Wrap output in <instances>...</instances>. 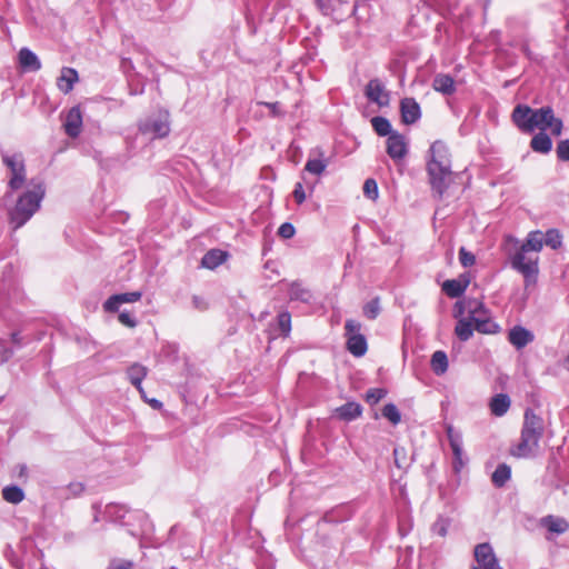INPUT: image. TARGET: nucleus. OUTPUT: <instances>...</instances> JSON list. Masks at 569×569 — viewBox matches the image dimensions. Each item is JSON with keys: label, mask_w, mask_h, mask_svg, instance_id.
I'll return each mask as SVG.
<instances>
[{"label": "nucleus", "mask_w": 569, "mask_h": 569, "mask_svg": "<svg viewBox=\"0 0 569 569\" xmlns=\"http://www.w3.org/2000/svg\"><path fill=\"white\" fill-rule=\"evenodd\" d=\"M512 120L523 132H532L536 129L551 130L555 136H560L563 129L562 120L555 117L551 107L531 109L525 104H518L512 112Z\"/></svg>", "instance_id": "nucleus-1"}, {"label": "nucleus", "mask_w": 569, "mask_h": 569, "mask_svg": "<svg viewBox=\"0 0 569 569\" xmlns=\"http://www.w3.org/2000/svg\"><path fill=\"white\" fill-rule=\"evenodd\" d=\"M427 171L432 190L441 197L451 181V159L448 147L435 141L429 149Z\"/></svg>", "instance_id": "nucleus-2"}, {"label": "nucleus", "mask_w": 569, "mask_h": 569, "mask_svg": "<svg viewBox=\"0 0 569 569\" xmlns=\"http://www.w3.org/2000/svg\"><path fill=\"white\" fill-rule=\"evenodd\" d=\"M46 189L40 179H30L26 190L18 198L16 207L10 212L13 229L21 228L40 208Z\"/></svg>", "instance_id": "nucleus-3"}, {"label": "nucleus", "mask_w": 569, "mask_h": 569, "mask_svg": "<svg viewBox=\"0 0 569 569\" xmlns=\"http://www.w3.org/2000/svg\"><path fill=\"white\" fill-rule=\"evenodd\" d=\"M543 433V421L532 410L525 412V420L518 443L510 448V453L517 458H531L539 451V441Z\"/></svg>", "instance_id": "nucleus-4"}, {"label": "nucleus", "mask_w": 569, "mask_h": 569, "mask_svg": "<svg viewBox=\"0 0 569 569\" xmlns=\"http://www.w3.org/2000/svg\"><path fill=\"white\" fill-rule=\"evenodd\" d=\"M506 250L511 268L522 274L525 287L535 284L539 273V256L523 249L511 236L506 238Z\"/></svg>", "instance_id": "nucleus-5"}, {"label": "nucleus", "mask_w": 569, "mask_h": 569, "mask_svg": "<svg viewBox=\"0 0 569 569\" xmlns=\"http://www.w3.org/2000/svg\"><path fill=\"white\" fill-rule=\"evenodd\" d=\"M2 160L10 171L9 188L19 190L27 186L24 159L18 152H4Z\"/></svg>", "instance_id": "nucleus-6"}, {"label": "nucleus", "mask_w": 569, "mask_h": 569, "mask_svg": "<svg viewBox=\"0 0 569 569\" xmlns=\"http://www.w3.org/2000/svg\"><path fill=\"white\" fill-rule=\"evenodd\" d=\"M169 131V114L167 111H159L139 123V132L148 139L163 138Z\"/></svg>", "instance_id": "nucleus-7"}, {"label": "nucleus", "mask_w": 569, "mask_h": 569, "mask_svg": "<svg viewBox=\"0 0 569 569\" xmlns=\"http://www.w3.org/2000/svg\"><path fill=\"white\" fill-rule=\"evenodd\" d=\"M473 557L477 565L472 569H503L492 546L488 542L477 545L473 549Z\"/></svg>", "instance_id": "nucleus-8"}, {"label": "nucleus", "mask_w": 569, "mask_h": 569, "mask_svg": "<svg viewBox=\"0 0 569 569\" xmlns=\"http://www.w3.org/2000/svg\"><path fill=\"white\" fill-rule=\"evenodd\" d=\"M488 310L485 305L476 298H463L455 303L453 317L460 318L467 315L469 319L475 320L480 316H486Z\"/></svg>", "instance_id": "nucleus-9"}, {"label": "nucleus", "mask_w": 569, "mask_h": 569, "mask_svg": "<svg viewBox=\"0 0 569 569\" xmlns=\"http://www.w3.org/2000/svg\"><path fill=\"white\" fill-rule=\"evenodd\" d=\"M366 97L379 107L389 104V93L383 82L379 79H371L366 87Z\"/></svg>", "instance_id": "nucleus-10"}, {"label": "nucleus", "mask_w": 569, "mask_h": 569, "mask_svg": "<svg viewBox=\"0 0 569 569\" xmlns=\"http://www.w3.org/2000/svg\"><path fill=\"white\" fill-rule=\"evenodd\" d=\"M387 152L393 160H400L407 154L406 138L398 133L392 132L387 139Z\"/></svg>", "instance_id": "nucleus-11"}, {"label": "nucleus", "mask_w": 569, "mask_h": 569, "mask_svg": "<svg viewBox=\"0 0 569 569\" xmlns=\"http://www.w3.org/2000/svg\"><path fill=\"white\" fill-rule=\"evenodd\" d=\"M328 167V160L321 149H315L310 152L305 166V171L315 176H321Z\"/></svg>", "instance_id": "nucleus-12"}, {"label": "nucleus", "mask_w": 569, "mask_h": 569, "mask_svg": "<svg viewBox=\"0 0 569 569\" xmlns=\"http://www.w3.org/2000/svg\"><path fill=\"white\" fill-rule=\"evenodd\" d=\"M141 296L140 291L113 295L104 302L103 308L108 312H116L122 303L136 302L141 299Z\"/></svg>", "instance_id": "nucleus-13"}, {"label": "nucleus", "mask_w": 569, "mask_h": 569, "mask_svg": "<svg viewBox=\"0 0 569 569\" xmlns=\"http://www.w3.org/2000/svg\"><path fill=\"white\" fill-rule=\"evenodd\" d=\"M535 339L533 333L522 326H515L509 330L508 340L517 349H522Z\"/></svg>", "instance_id": "nucleus-14"}, {"label": "nucleus", "mask_w": 569, "mask_h": 569, "mask_svg": "<svg viewBox=\"0 0 569 569\" xmlns=\"http://www.w3.org/2000/svg\"><path fill=\"white\" fill-rule=\"evenodd\" d=\"M400 111L402 121L406 124L415 123L421 116L420 106L413 98L402 99L400 102Z\"/></svg>", "instance_id": "nucleus-15"}, {"label": "nucleus", "mask_w": 569, "mask_h": 569, "mask_svg": "<svg viewBox=\"0 0 569 569\" xmlns=\"http://www.w3.org/2000/svg\"><path fill=\"white\" fill-rule=\"evenodd\" d=\"M82 127V114L79 107H73L69 110L64 121V130L69 137L76 138L79 136Z\"/></svg>", "instance_id": "nucleus-16"}, {"label": "nucleus", "mask_w": 569, "mask_h": 569, "mask_svg": "<svg viewBox=\"0 0 569 569\" xmlns=\"http://www.w3.org/2000/svg\"><path fill=\"white\" fill-rule=\"evenodd\" d=\"M78 80L79 76L76 69L63 67L57 79V87L61 92L69 93Z\"/></svg>", "instance_id": "nucleus-17"}, {"label": "nucleus", "mask_w": 569, "mask_h": 569, "mask_svg": "<svg viewBox=\"0 0 569 569\" xmlns=\"http://www.w3.org/2000/svg\"><path fill=\"white\" fill-rule=\"evenodd\" d=\"M540 523L550 533L562 535L569 529V523L565 518L557 516H546Z\"/></svg>", "instance_id": "nucleus-18"}, {"label": "nucleus", "mask_w": 569, "mask_h": 569, "mask_svg": "<svg viewBox=\"0 0 569 569\" xmlns=\"http://www.w3.org/2000/svg\"><path fill=\"white\" fill-rule=\"evenodd\" d=\"M469 286V279L467 277H461L460 279L447 280L442 284V290L450 298L460 297Z\"/></svg>", "instance_id": "nucleus-19"}, {"label": "nucleus", "mask_w": 569, "mask_h": 569, "mask_svg": "<svg viewBox=\"0 0 569 569\" xmlns=\"http://www.w3.org/2000/svg\"><path fill=\"white\" fill-rule=\"evenodd\" d=\"M511 405L510 398L506 393L493 396L489 402L490 411L496 417H502L507 413Z\"/></svg>", "instance_id": "nucleus-20"}, {"label": "nucleus", "mask_w": 569, "mask_h": 569, "mask_svg": "<svg viewBox=\"0 0 569 569\" xmlns=\"http://www.w3.org/2000/svg\"><path fill=\"white\" fill-rule=\"evenodd\" d=\"M523 249L538 254L543 248V233L540 230L530 231L526 240L519 243Z\"/></svg>", "instance_id": "nucleus-21"}, {"label": "nucleus", "mask_w": 569, "mask_h": 569, "mask_svg": "<svg viewBox=\"0 0 569 569\" xmlns=\"http://www.w3.org/2000/svg\"><path fill=\"white\" fill-rule=\"evenodd\" d=\"M432 88L443 94H452L456 90L455 81L451 76L438 73L432 80Z\"/></svg>", "instance_id": "nucleus-22"}, {"label": "nucleus", "mask_w": 569, "mask_h": 569, "mask_svg": "<svg viewBox=\"0 0 569 569\" xmlns=\"http://www.w3.org/2000/svg\"><path fill=\"white\" fill-rule=\"evenodd\" d=\"M227 259V252L219 250V249H212L209 250L201 259V264L203 268L207 269H214L222 264Z\"/></svg>", "instance_id": "nucleus-23"}, {"label": "nucleus", "mask_w": 569, "mask_h": 569, "mask_svg": "<svg viewBox=\"0 0 569 569\" xmlns=\"http://www.w3.org/2000/svg\"><path fill=\"white\" fill-rule=\"evenodd\" d=\"M19 62L21 67L29 71H38L41 68L40 60L31 50L22 48L19 52Z\"/></svg>", "instance_id": "nucleus-24"}, {"label": "nucleus", "mask_w": 569, "mask_h": 569, "mask_svg": "<svg viewBox=\"0 0 569 569\" xmlns=\"http://www.w3.org/2000/svg\"><path fill=\"white\" fill-rule=\"evenodd\" d=\"M472 321L475 329L480 333L493 335L500 331L499 325L490 319L488 312L486 313V316H480L479 318Z\"/></svg>", "instance_id": "nucleus-25"}, {"label": "nucleus", "mask_w": 569, "mask_h": 569, "mask_svg": "<svg viewBox=\"0 0 569 569\" xmlns=\"http://www.w3.org/2000/svg\"><path fill=\"white\" fill-rule=\"evenodd\" d=\"M361 413L362 407L357 402H347L343 406L336 409V415L345 421L355 420Z\"/></svg>", "instance_id": "nucleus-26"}, {"label": "nucleus", "mask_w": 569, "mask_h": 569, "mask_svg": "<svg viewBox=\"0 0 569 569\" xmlns=\"http://www.w3.org/2000/svg\"><path fill=\"white\" fill-rule=\"evenodd\" d=\"M457 319H458V321H457V325L455 328V332H456L457 337L461 341L469 340L473 335V329H475L473 321L469 318H465L463 316L460 318H457Z\"/></svg>", "instance_id": "nucleus-27"}, {"label": "nucleus", "mask_w": 569, "mask_h": 569, "mask_svg": "<svg viewBox=\"0 0 569 569\" xmlns=\"http://www.w3.org/2000/svg\"><path fill=\"white\" fill-rule=\"evenodd\" d=\"M347 348L356 357H361L367 351V341L362 335H355L348 337Z\"/></svg>", "instance_id": "nucleus-28"}, {"label": "nucleus", "mask_w": 569, "mask_h": 569, "mask_svg": "<svg viewBox=\"0 0 569 569\" xmlns=\"http://www.w3.org/2000/svg\"><path fill=\"white\" fill-rule=\"evenodd\" d=\"M289 298L291 300L301 301L305 303H309L312 300V293L309 289L305 288L299 282H293L289 288Z\"/></svg>", "instance_id": "nucleus-29"}, {"label": "nucleus", "mask_w": 569, "mask_h": 569, "mask_svg": "<svg viewBox=\"0 0 569 569\" xmlns=\"http://www.w3.org/2000/svg\"><path fill=\"white\" fill-rule=\"evenodd\" d=\"M447 437L450 443V448L453 453V458L462 457V437L461 433L455 431L451 425L446 428Z\"/></svg>", "instance_id": "nucleus-30"}, {"label": "nucleus", "mask_w": 569, "mask_h": 569, "mask_svg": "<svg viewBox=\"0 0 569 569\" xmlns=\"http://www.w3.org/2000/svg\"><path fill=\"white\" fill-rule=\"evenodd\" d=\"M533 151L540 153H548L552 148V141L545 132L537 133L530 142Z\"/></svg>", "instance_id": "nucleus-31"}, {"label": "nucleus", "mask_w": 569, "mask_h": 569, "mask_svg": "<svg viewBox=\"0 0 569 569\" xmlns=\"http://www.w3.org/2000/svg\"><path fill=\"white\" fill-rule=\"evenodd\" d=\"M128 378L130 380V382L140 391L142 392V387H141V382L143 380V378L146 377L147 375V369L141 366V365H133L131 366L129 369H128Z\"/></svg>", "instance_id": "nucleus-32"}, {"label": "nucleus", "mask_w": 569, "mask_h": 569, "mask_svg": "<svg viewBox=\"0 0 569 569\" xmlns=\"http://www.w3.org/2000/svg\"><path fill=\"white\" fill-rule=\"evenodd\" d=\"M431 369L437 376H442L448 370V357L443 351H436L431 357Z\"/></svg>", "instance_id": "nucleus-33"}, {"label": "nucleus", "mask_w": 569, "mask_h": 569, "mask_svg": "<svg viewBox=\"0 0 569 569\" xmlns=\"http://www.w3.org/2000/svg\"><path fill=\"white\" fill-rule=\"evenodd\" d=\"M6 337H9L13 345H19V333L16 331L12 332H1L0 333V365L6 362L11 356L12 350L6 348L2 343Z\"/></svg>", "instance_id": "nucleus-34"}, {"label": "nucleus", "mask_w": 569, "mask_h": 569, "mask_svg": "<svg viewBox=\"0 0 569 569\" xmlns=\"http://www.w3.org/2000/svg\"><path fill=\"white\" fill-rule=\"evenodd\" d=\"M2 498L12 505H18L24 499V491L18 486H7L2 489Z\"/></svg>", "instance_id": "nucleus-35"}, {"label": "nucleus", "mask_w": 569, "mask_h": 569, "mask_svg": "<svg viewBox=\"0 0 569 569\" xmlns=\"http://www.w3.org/2000/svg\"><path fill=\"white\" fill-rule=\"evenodd\" d=\"M128 512L127 507L119 503L107 505L104 509L106 517L111 521H121Z\"/></svg>", "instance_id": "nucleus-36"}, {"label": "nucleus", "mask_w": 569, "mask_h": 569, "mask_svg": "<svg viewBox=\"0 0 569 569\" xmlns=\"http://www.w3.org/2000/svg\"><path fill=\"white\" fill-rule=\"evenodd\" d=\"M511 470L510 467L502 463L497 467L492 473V482L497 487H502L510 479Z\"/></svg>", "instance_id": "nucleus-37"}, {"label": "nucleus", "mask_w": 569, "mask_h": 569, "mask_svg": "<svg viewBox=\"0 0 569 569\" xmlns=\"http://www.w3.org/2000/svg\"><path fill=\"white\" fill-rule=\"evenodd\" d=\"M550 247L556 250L562 244V236L558 229H549L543 234V246Z\"/></svg>", "instance_id": "nucleus-38"}, {"label": "nucleus", "mask_w": 569, "mask_h": 569, "mask_svg": "<svg viewBox=\"0 0 569 569\" xmlns=\"http://www.w3.org/2000/svg\"><path fill=\"white\" fill-rule=\"evenodd\" d=\"M371 124H372L375 131L379 136L385 137V136H390V133H392L391 124H390L389 120H387L386 118L375 117L371 120Z\"/></svg>", "instance_id": "nucleus-39"}, {"label": "nucleus", "mask_w": 569, "mask_h": 569, "mask_svg": "<svg viewBox=\"0 0 569 569\" xmlns=\"http://www.w3.org/2000/svg\"><path fill=\"white\" fill-rule=\"evenodd\" d=\"M382 416L388 419L393 426L401 421V413L393 403H387L382 408Z\"/></svg>", "instance_id": "nucleus-40"}, {"label": "nucleus", "mask_w": 569, "mask_h": 569, "mask_svg": "<svg viewBox=\"0 0 569 569\" xmlns=\"http://www.w3.org/2000/svg\"><path fill=\"white\" fill-rule=\"evenodd\" d=\"M379 313H380V301L378 298L370 300L369 302H367L363 306V315L368 319L373 320L379 316Z\"/></svg>", "instance_id": "nucleus-41"}, {"label": "nucleus", "mask_w": 569, "mask_h": 569, "mask_svg": "<svg viewBox=\"0 0 569 569\" xmlns=\"http://www.w3.org/2000/svg\"><path fill=\"white\" fill-rule=\"evenodd\" d=\"M450 526V521L447 518L439 517L432 525L431 530L435 535L439 537H446L448 533V529Z\"/></svg>", "instance_id": "nucleus-42"}, {"label": "nucleus", "mask_w": 569, "mask_h": 569, "mask_svg": "<svg viewBox=\"0 0 569 569\" xmlns=\"http://www.w3.org/2000/svg\"><path fill=\"white\" fill-rule=\"evenodd\" d=\"M363 194L370 199L376 200L379 196L378 184L373 179H367L363 183Z\"/></svg>", "instance_id": "nucleus-43"}, {"label": "nucleus", "mask_w": 569, "mask_h": 569, "mask_svg": "<svg viewBox=\"0 0 569 569\" xmlns=\"http://www.w3.org/2000/svg\"><path fill=\"white\" fill-rule=\"evenodd\" d=\"M386 390L381 388L370 389L367 392L366 399L369 403L376 405L386 396Z\"/></svg>", "instance_id": "nucleus-44"}, {"label": "nucleus", "mask_w": 569, "mask_h": 569, "mask_svg": "<svg viewBox=\"0 0 569 569\" xmlns=\"http://www.w3.org/2000/svg\"><path fill=\"white\" fill-rule=\"evenodd\" d=\"M278 325H279V328L280 330L284 333V335H288L290 332V329H291V317L288 312H282L278 316Z\"/></svg>", "instance_id": "nucleus-45"}, {"label": "nucleus", "mask_w": 569, "mask_h": 569, "mask_svg": "<svg viewBox=\"0 0 569 569\" xmlns=\"http://www.w3.org/2000/svg\"><path fill=\"white\" fill-rule=\"evenodd\" d=\"M459 260L463 267H471L476 262V257L462 247L459 250Z\"/></svg>", "instance_id": "nucleus-46"}, {"label": "nucleus", "mask_w": 569, "mask_h": 569, "mask_svg": "<svg viewBox=\"0 0 569 569\" xmlns=\"http://www.w3.org/2000/svg\"><path fill=\"white\" fill-rule=\"evenodd\" d=\"M557 156L562 161H569V139L561 140L557 146Z\"/></svg>", "instance_id": "nucleus-47"}, {"label": "nucleus", "mask_w": 569, "mask_h": 569, "mask_svg": "<svg viewBox=\"0 0 569 569\" xmlns=\"http://www.w3.org/2000/svg\"><path fill=\"white\" fill-rule=\"evenodd\" d=\"M345 330H346L347 338L350 336H355V335H361L360 333L361 323L359 321H356L352 319L347 320L346 325H345Z\"/></svg>", "instance_id": "nucleus-48"}, {"label": "nucleus", "mask_w": 569, "mask_h": 569, "mask_svg": "<svg viewBox=\"0 0 569 569\" xmlns=\"http://www.w3.org/2000/svg\"><path fill=\"white\" fill-rule=\"evenodd\" d=\"M296 229L295 227L289 223L284 222L282 223L278 229V234L282 237L283 239H290L295 236Z\"/></svg>", "instance_id": "nucleus-49"}, {"label": "nucleus", "mask_w": 569, "mask_h": 569, "mask_svg": "<svg viewBox=\"0 0 569 569\" xmlns=\"http://www.w3.org/2000/svg\"><path fill=\"white\" fill-rule=\"evenodd\" d=\"M293 198L297 203L301 204L306 200V192L303 190L302 183L297 182L293 190Z\"/></svg>", "instance_id": "nucleus-50"}, {"label": "nucleus", "mask_w": 569, "mask_h": 569, "mask_svg": "<svg viewBox=\"0 0 569 569\" xmlns=\"http://www.w3.org/2000/svg\"><path fill=\"white\" fill-rule=\"evenodd\" d=\"M119 321L127 327L136 326V320L128 312H121L119 315Z\"/></svg>", "instance_id": "nucleus-51"}, {"label": "nucleus", "mask_w": 569, "mask_h": 569, "mask_svg": "<svg viewBox=\"0 0 569 569\" xmlns=\"http://www.w3.org/2000/svg\"><path fill=\"white\" fill-rule=\"evenodd\" d=\"M192 303H193V307L199 309V310H206L207 307H208V303L206 302V300L201 297H198V296H194L192 298Z\"/></svg>", "instance_id": "nucleus-52"}, {"label": "nucleus", "mask_w": 569, "mask_h": 569, "mask_svg": "<svg viewBox=\"0 0 569 569\" xmlns=\"http://www.w3.org/2000/svg\"><path fill=\"white\" fill-rule=\"evenodd\" d=\"M401 455L405 456L403 448H395L393 449L395 462H396L397 467H399V468H401V463H400Z\"/></svg>", "instance_id": "nucleus-53"}, {"label": "nucleus", "mask_w": 569, "mask_h": 569, "mask_svg": "<svg viewBox=\"0 0 569 569\" xmlns=\"http://www.w3.org/2000/svg\"><path fill=\"white\" fill-rule=\"evenodd\" d=\"M69 489L74 493V495H79L80 492L83 491V485L80 483V482H77V483H71L69 486Z\"/></svg>", "instance_id": "nucleus-54"}, {"label": "nucleus", "mask_w": 569, "mask_h": 569, "mask_svg": "<svg viewBox=\"0 0 569 569\" xmlns=\"http://www.w3.org/2000/svg\"><path fill=\"white\" fill-rule=\"evenodd\" d=\"M113 569H132V563L131 562H118L116 565H113Z\"/></svg>", "instance_id": "nucleus-55"}, {"label": "nucleus", "mask_w": 569, "mask_h": 569, "mask_svg": "<svg viewBox=\"0 0 569 569\" xmlns=\"http://www.w3.org/2000/svg\"><path fill=\"white\" fill-rule=\"evenodd\" d=\"M463 466L462 457L453 458V469L459 471Z\"/></svg>", "instance_id": "nucleus-56"}, {"label": "nucleus", "mask_w": 569, "mask_h": 569, "mask_svg": "<svg viewBox=\"0 0 569 569\" xmlns=\"http://www.w3.org/2000/svg\"><path fill=\"white\" fill-rule=\"evenodd\" d=\"M317 6L319 7V9L327 13L328 12V7H327V0H323L321 2H317Z\"/></svg>", "instance_id": "nucleus-57"}, {"label": "nucleus", "mask_w": 569, "mask_h": 569, "mask_svg": "<svg viewBox=\"0 0 569 569\" xmlns=\"http://www.w3.org/2000/svg\"><path fill=\"white\" fill-rule=\"evenodd\" d=\"M150 405L154 409H159L162 406V403L159 400H157V399H151L150 400Z\"/></svg>", "instance_id": "nucleus-58"}, {"label": "nucleus", "mask_w": 569, "mask_h": 569, "mask_svg": "<svg viewBox=\"0 0 569 569\" xmlns=\"http://www.w3.org/2000/svg\"><path fill=\"white\" fill-rule=\"evenodd\" d=\"M19 477H24L27 475V467L26 466H20L19 468Z\"/></svg>", "instance_id": "nucleus-59"}, {"label": "nucleus", "mask_w": 569, "mask_h": 569, "mask_svg": "<svg viewBox=\"0 0 569 569\" xmlns=\"http://www.w3.org/2000/svg\"><path fill=\"white\" fill-rule=\"evenodd\" d=\"M568 361H569V357H568Z\"/></svg>", "instance_id": "nucleus-60"}]
</instances>
